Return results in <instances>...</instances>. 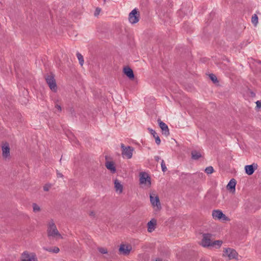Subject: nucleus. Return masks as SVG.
<instances>
[{
    "label": "nucleus",
    "mask_w": 261,
    "mask_h": 261,
    "mask_svg": "<svg viewBox=\"0 0 261 261\" xmlns=\"http://www.w3.org/2000/svg\"><path fill=\"white\" fill-rule=\"evenodd\" d=\"M55 107L56 108H57L59 111L61 112V110H62V109H61V107L58 105V104H56V106H55Z\"/></svg>",
    "instance_id": "f704fd0d"
},
{
    "label": "nucleus",
    "mask_w": 261,
    "mask_h": 261,
    "mask_svg": "<svg viewBox=\"0 0 261 261\" xmlns=\"http://www.w3.org/2000/svg\"><path fill=\"white\" fill-rule=\"evenodd\" d=\"M150 200L153 207L156 206L159 209L161 208L159 198L155 193H151L150 194Z\"/></svg>",
    "instance_id": "1a4fd4ad"
},
{
    "label": "nucleus",
    "mask_w": 261,
    "mask_h": 261,
    "mask_svg": "<svg viewBox=\"0 0 261 261\" xmlns=\"http://www.w3.org/2000/svg\"><path fill=\"white\" fill-rule=\"evenodd\" d=\"M155 139V143L158 144V145H159L161 143V140H160V138L159 137V136L156 135V136L155 137H153Z\"/></svg>",
    "instance_id": "7c9ffc66"
},
{
    "label": "nucleus",
    "mask_w": 261,
    "mask_h": 261,
    "mask_svg": "<svg viewBox=\"0 0 261 261\" xmlns=\"http://www.w3.org/2000/svg\"><path fill=\"white\" fill-rule=\"evenodd\" d=\"M212 216L215 219L220 220L222 219L223 220L227 219V217L220 210H214L212 212Z\"/></svg>",
    "instance_id": "9b49d317"
},
{
    "label": "nucleus",
    "mask_w": 261,
    "mask_h": 261,
    "mask_svg": "<svg viewBox=\"0 0 261 261\" xmlns=\"http://www.w3.org/2000/svg\"><path fill=\"white\" fill-rule=\"evenodd\" d=\"M155 261H162V259L161 258H156L155 259Z\"/></svg>",
    "instance_id": "58836bf2"
},
{
    "label": "nucleus",
    "mask_w": 261,
    "mask_h": 261,
    "mask_svg": "<svg viewBox=\"0 0 261 261\" xmlns=\"http://www.w3.org/2000/svg\"><path fill=\"white\" fill-rule=\"evenodd\" d=\"M132 249V247L130 245L121 244L120 246L119 251L121 254L126 255L129 254Z\"/></svg>",
    "instance_id": "f8f14e48"
},
{
    "label": "nucleus",
    "mask_w": 261,
    "mask_h": 261,
    "mask_svg": "<svg viewBox=\"0 0 261 261\" xmlns=\"http://www.w3.org/2000/svg\"><path fill=\"white\" fill-rule=\"evenodd\" d=\"M148 130L150 132V133L153 136V137H155L156 136L157 134L156 133V132H155V130H154L153 129H151V128H148Z\"/></svg>",
    "instance_id": "2f4dec72"
},
{
    "label": "nucleus",
    "mask_w": 261,
    "mask_h": 261,
    "mask_svg": "<svg viewBox=\"0 0 261 261\" xmlns=\"http://www.w3.org/2000/svg\"><path fill=\"white\" fill-rule=\"evenodd\" d=\"M98 250L102 254H106L108 253V250L105 248L99 247L98 248Z\"/></svg>",
    "instance_id": "cd10ccee"
},
{
    "label": "nucleus",
    "mask_w": 261,
    "mask_h": 261,
    "mask_svg": "<svg viewBox=\"0 0 261 261\" xmlns=\"http://www.w3.org/2000/svg\"><path fill=\"white\" fill-rule=\"evenodd\" d=\"M222 244V241L220 240H217L212 242V245L210 247L219 248Z\"/></svg>",
    "instance_id": "4be33fe9"
},
{
    "label": "nucleus",
    "mask_w": 261,
    "mask_h": 261,
    "mask_svg": "<svg viewBox=\"0 0 261 261\" xmlns=\"http://www.w3.org/2000/svg\"><path fill=\"white\" fill-rule=\"evenodd\" d=\"M161 168H162V171L163 172H165L167 170V167L166 166V165H165V163L164 160H162V162H161Z\"/></svg>",
    "instance_id": "c85d7f7f"
},
{
    "label": "nucleus",
    "mask_w": 261,
    "mask_h": 261,
    "mask_svg": "<svg viewBox=\"0 0 261 261\" xmlns=\"http://www.w3.org/2000/svg\"><path fill=\"white\" fill-rule=\"evenodd\" d=\"M158 122L160 128L162 130V134L166 136H168L170 133L167 125L162 121L160 119H158Z\"/></svg>",
    "instance_id": "ddd939ff"
},
{
    "label": "nucleus",
    "mask_w": 261,
    "mask_h": 261,
    "mask_svg": "<svg viewBox=\"0 0 261 261\" xmlns=\"http://www.w3.org/2000/svg\"><path fill=\"white\" fill-rule=\"evenodd\" d=\"M192 159L194 160H197L201 157V154L200 151L194 150L191 152Z\"/></svg>",
    "instance_id": "6ab92c4d"
},
{
    "label": "nucleus",
    "mask_w": 261,
    "mask_h": 261,
    "mask_svg": "<svg viewBox=\"0 0 261 261\" xmlns=\"http://www.w3.org/2000/svg\"><path fill=\"white\" fill-rule=\"evenodd\" d=\"M238 255V254L237 251L230 248H225L223 251V256L227 257L229 259L237 258Z\"/></svg>",
    "instance_id": "7ed1b4c3"
},
{
    "label": "nucleus",
    "mask_w": 261,
    "mask_h": 261,
    "mask_svg": "<svg viewBox=\"0 0 261 261\" xmlns=\"http://www.w3.org/2000/svg\"><path fill=\"white\" fill-rule=\"evenodd\" d=\"M43 249L49 252L55 253H58L60 251V249L58 247H54L53 248L44 247Z\"/></svg>",
    "instance_id": "412c9836"
},
{
    "label": "nucleus",
    "mask_w": 261,
    "mask_h": 261,
    "mask_svg": "<svg viewBox=\"0 0 261 261\" xmlns=\"http://www.w3.org/2000/svg\"><path fill=\"white\" fill-rule=\"evenodd\" d=\"M32 207H33V212L34 213H38V212H40V211H41V208H40V206L35 203H33Z\"/></svg>",
    "instance_id": "b1692460"
},
{
    "label": "nucleus",
    "mask_w": 261,
    "mask_h": 261,
    "mask_svg": "<svg viewBox=\"0 0 261 261\" xmlns=\"http://www.w3.org/2000/svg\"><path fill=\"white\" fill-rule=\"evenodd\" d=\"M114 187L117 192L121 193L123 191V186L121 182L117 179L114 181Z\"/></svg>",
    "instance_id": "f3484780"
},
{
    "label": "nucleus",
    "mask_w": 261,
    "mask_h": 261,
    "mask_svg": "<svg viewBox=\"0 0 261 261\" xmlns=\"http://www.w3.org/2000/svg\"><path fill=\"white\" fill-rule=\"evenodd\" d=\"M156 225V220L154 219H152L147 223V230L149 232H152L155 229Z\"/></svg>",
    "instance_id": "4468645a"
},
{
    "label": "nucleus",
    "mask_w": 261,
    "mask_h": 261,
    "mask_svg": "<svg viewBox=\"0 0 261 261\" xmlns=\"http://www.w3.org/2000/svg\"><path fill=\"white\" fill-rule=\"evenodd\" d=\"M122 149L121 154L124 158L130 159L132 158L134 148L130 146H125L123 143L120 145Z\"/></svg>",
    "instance_id": "f03ea898"
},
{
    "label": "nucleus",
    "mask_w": 261,
    "mask_h": 261,
    "mask_svg": "<svg viewBox=\"0 0 261 261\" xmlns=\"http://www.w3.org/2000/svg\"><path fill=\"white\" fill-rule=\"evenodd\" d=\"M51 187V184H46L43 186V190L44 191H48Z\"/></svg>",
    "instance_id": "c756f323"
},
{
    "label": "nucleus",
    "mask_w": 261,
    "mask_h": 261,
    "mask_svg": "<svg viewBox=\"0 0 261 261\" xmlns=\"http://www.w3.org/2000/svg\"><path fill=\"white\" fill-rule=\"evenodd\" d=\"M2 155L4 159H9L10 157V147L7 142L4 143L2 146Z\"/></svg>",
    "instance_id": "9d476101"
},
{
    "label": "nucleus",
    "mask_w": 261,
    "mask_h": 261,
    "mask_svg": "<svg viewBox=\"0 0 261 261\" xmlns=\"http://www.w3.org/2000/svg\"><path fill=\"white\" fill-rule=\"evenodd\" d=\"M204 171L205 173L209 174L213 173L214 170L212 166H208L205 169Z\"/></svg>",
    "instance_id": "a878e982"
},
{
    "label": "nucleus",
    "mask_w": 261,
    "mask_h": 261,
    "mask_svg": "<svg viewBox=\"0 0 261 261\" xmlns=\"http://www.w3.org/2000/svg\"><path fill=\"white\" fill-rule=\"evenodd\" d=\"M100 10V9H98V8H97L96 9V11H95V14H94L95 16H96V15L99 14Z\"/></svg>",
    "instance_id": "c9c22d12"
},
{
    "label": "nucleus",
    "mask_w": 261,
    "mask_h": 261,
    "mask_svg": "<svg viewBox=\"0 0 261 261\" xmlns=\"http://www.w3.org/2000/svg\"><path fill=\"white\" fill-rule=\"evenodd\" d=\"M21 261H38L36 255L34 253H29L24 251L21 254Z\"/></svg>",
    "instance_id": "39448f33"
},
{
    "label": "nucleus",
    "mask_w": 261,
    "mask_h": 261,
    "mask_svg": "<svg viewBox=\"0 0 261 261\" xmlns=\"http://www.w3.org/2000/svg\"><path fill=\"white\" fill-rule=\"evenodd\" d=\"M139 19L140 13L136 9H134L129 14V21L132 24H135L139 21Z\"/></svg>",
    "instance_id": "20e7f679"
},
{
    "label": "nucleus",
    "mask_w": 261,
    "mask_h": 261,
    "mask_svg": "<svg viewBox=\"0 0 261 261\" xmlns=\"http://www.w3.org/2000/svg\"><path fill=\"white\" fill-rule=\"evenodd\" d=\"M57 175H58V177H63V175L60 173H58Z\"/></svg>",
    "instance_id": "4c0bfd02"
},
{
    "label": "nucleus",
    "mask_w": 261,
    "mask_h": 261,
    "mask_svg": "<svg viewBox=\"0 0 261 261\" xmlns=\"http://www.w3.org/2000/svg\"><path fill=\"white\" fill-rule=\"evenodd\" d=\"M123 72L129 79H133L134 78L133 71L130 67H125L123 68Z\"/></svg>",
    "instance_id": "dca6fc26"
},
{
    "label": "nucleus",
    "mask_w": 261,
    "mask_h": 261,
    "mask_svg": "<svg viewBox=\"0 0 261 261\" xmlns=\"http://www.w3.org/2000/svg\"><path fill=\"white\" fill-rule=\"evenodd\" d=\"M45 80L50 89L53 91L56 92L57 87L54 76L53 75H48L45 77Z\"/></svg>",
    "instance_id": "423d86ee"
},
{
    "label": "nucleus",
    "mask_w": 261,
    "mask_h": 261,
    "mask_svg": "<svg viewBox=\"0 0 261 261\" xmlns=\"http://www.w3.org/2000/svg\"><path fill=\"white\" fill-rule=\"evenodd\" d=\"M202 237L203 238L200 243L201 245L204 247H210L212 242L211 240L212 235L210 233H204Z\"/></svg>",
    "instance_id": "0eeeda50"
},
{
    "label": "nucleus",
    "mask_w": 261,
    "mask_h": 261,
    "mask_svg": "<svg viewBox=\"0 0 261 261\" xmlns=\"http://www.w3.org/2000/svg\"><path fill=\"white\" fill-rule=\"evenodd\" d=\"M256 107L258 108H261V100H257L256 102Z\"/></svg>",
    "instance_id": "473e14b6"
},
{
    "label": "nucleus",
    "mask_w": 261,
    "mask_h": 261,
    "mask_svg": "<svg viewBox=\"0 0 261 261\" xmlns=\"http://www.w3.org/2000/svg\"><path fill=\"white\" fill-rule=\"evenodd\" d=\"M47 232L48 237H52L57 239L62 238V236L58 230L57 227L52 219L48 222Z\"/></svg>",
    "instance_id": "f257e3e1"
},
{
    "label": "nucleus",
    "mask_w": 261,
    "mask_h": 261,
    "mask_svg": "<svg viewBox=\"0 0 261 261\" xmlns=\"http://www.w3.org/2000/svg\"><path fill=\"white\" fill-rule=\"evenodd\" d=\"M140 184L146 185L148 187L151 185L150 177L146 172H141L140 174Z\"/></svg>",
    "instance_id": "6e6552de"
},
{
    "label": "nucleus",
    "mask_w": 261,
    "mask_h": 261,
    "mask_svg": "<svg viewBox=\"0 0 261 261\" xmlns=\"http://www.w3.org/2000/svg\"><path fill=\"white\" fill-rule=\"evenodd\" d=\"M254 166L256 168L257 164H253L252 165L245 166V170L246 174H247L248 175H252L254 173L255 170Z\"/></svg>",
    "instance_id": "2eb2a0df"
},
{
    "label": "nucleus",
    "mask_w": 261,
    "mask_h": 261,
    "mask_svg": "<svg viewBox=\"0 0 261 261\" xmlns=\"http://www.w3.org/2000/svg\"><path fill=\"white\" fill-rule=\"evenodd\" d=\"M106 167L113 173H115L116 171L114 164L112 162H107L106 163Z\"/></svg>",
    "instance_id": "a211bd4d"
},
{
    "label": "nucleus",
    "mask_w": 261,
    "mask_h": 261,
    "mask_svg": "<svg viewBox=\"0 0 261 261\" xmlns=\"http://www.w3.org/2000/svg\"><path fill=\"white\" fill-rule=\"evenodd\" d=\"M76 56L79 61L80 64L81 66H83V65L84 64V58H83V56L80 53H77Z\"/></svg>",
    "instance_id": "5701e85b"
},
{
    "label": "nucleus",
    "mask_w": 261,
    "mask_h": 261,
    "mask_svg": "<svg viewBox=\"0 0 261 261\" xmlns=\"http://www.w3.org/2000/svg\"><path fill=\"white\" fill-rule=\"evenodd\" d=\"M89 215L92 217L95 218V213L94 211H91L89 213Z\"/></svg>",
    "instance_id": "72a5a7b5"
},
{
    "label": "nucleus",
    "mask_w": 261,
    "mask_h": 261,
    "mask_svg": "<svg viewBox=\"0 0 261 261\" xmlns=\"http://www.w3.org/2000/svg\"><path fill=\"white\" fill-rule=\"evenodd\" d=\"M236 184H237V182H236V179H234V178L231 179L229 181V183L228 184V185L227 186V189L230 190H233V191H234Z\"/></svg>",
    "instance_id": "aec40b11"
},
{
    "label": "nucleus",
    "mask_w": 261,
    "mask_h": 261,
    "mask_svg": "<svg viewBox=\"0 0 261 261\" xmlns=\"http://www.w3.org/2000/svg\"><path fill=\"white\" fill-rule=\"evenodd\" d=\"M154 159L156 161L158 162L160 160V158L159 156H155Z\"/></svg>",
    "instance_id": "e433bc0d"
},
{
    "label": "nucleus",
    "mask_w": 261,
    "mask_h": 261,
    "mask_svg": "<svg viewBox=\"0 0 261 261\" xmlns=\"http://www.w3.org/2000/svg\"><path fill=\"white\" fill-rule=\"evenodd\" d=\"M251 21L253 24L256 25L258 22V17L256 14H254L251 18Z\"/></svg>",
    "instance_id": "393cba45"
},
{
    "label": "nucleus",
    "mask_w": 261,
    "mask_h": 261,
    "mask_svg": "<svg viewBox=\"0 0 261 261\" xmlns=\"http://www.w3.org/2000/svg\"><path fill=\"white\" fill-rule=\"evenodd\" d=\"M210 79L214 83H217L218 82L216 76L214 74H210L209 75Z\"/></svg>",
    "instance_id": "bb28decb"
}]
</instances>
